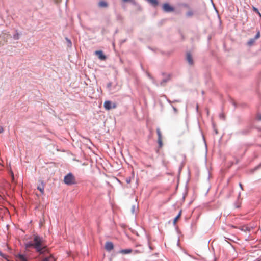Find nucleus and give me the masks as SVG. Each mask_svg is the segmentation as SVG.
Masks as SVG:
<instances>
[{"instance_id":"obj_1","label":"nucleus","mask_w":261,"mask_h":261,"mask_svg":"<svg viewBox=\"0 0 261 261\" xmlns=\"http://www.w3.org/2000/svg\"><path fill=\"white\" fill-rule=\"evenodd\" d=\"M34 248L36 251L40 253V254L48 253L47 249L46 246H44L43 243V239L37 235H35L34 237Z\"/></svg>"},{"instance_id":"obj_2","label":"nucleus","mask_w":261,"mask_h":261,"mask_svg":"<svg viewBox=\"0 0 261 261\" xmlns=\"http://www.w3.org/2000/svg\"><path fill=\"white\" fill-rule=\"evenodd\" d=\"M64 182L65 184L67 185H72L75 184V178L72 173H69L64 177Z\"/></svg>"},{"instance_id":"obj_3","label":"nucleus","mask_w":261,"mask_h":261,"mask_svg":"<svg viewBox=\"0 0 261 261\" xmlns=\"http://www.w3.org/2000/svg\"><path fill=\"white\" fill-rule=\"evenodd\" d=\"M259 37H260V32H259V31H258L257 32V33H256V35H255V37H254V38H251V39H250L248 41V42H247V44H248V45H249V46H250L253 45L254 44V43H255V41H256L257 39H258Z\"/></svg>"},{"instance_id":"obj_4","label":"nucleus","mask_w":261,"mask_h":261,"mask_svg":"<svg viewBox=\"0 0 261 261\" xmlns=\"http://www.w3.org/2000/svg\"><path fill=\"white\" fill-rule=\"evenodd\" d=\"M163 10L166 12H172L174 11V8L167 3H165L163 6Z\"/></svg>"},{"instance_id":"obj_5","label":"nucleus","mask_w":261,"mask_h":261,"mask_svg":"<svg viewBox=\"0 0 261 261\" xmlns=\"http://www.w3.org/2000/svg\"><path fill=\"white\" fill-rule=\"evenodd\" d=\"M95 55L97 56L98 58L101 60H105L106 59V57L103 55V52L101 50H97L95 53Z\"/></svg>"},{"instance_id":"obj_6","label":"nucleus","mask_w":261,"mask_h":261,"mask_svg":"<svg viewBox=\"0 0 261 261\" xmlns=\"http://www.w3.org/2000/svg\"><path fill=\"white\" fill-rule=\"evenodd\" d=\"M40 261H55V259L51 254H49L44 257H40Z\"/></svg>"},{"instance_id":"obj_7","label":"nucleus","mask_w":261,"mask_h":261,"mask_svg":"<svg viewBox=\"0 0 261 261\" xmlns=\"http://www.w3.org/2000/svg\"><path fill=\"white\" fill-rule=\"evenodd\" d=\"M114 248L113 244L111 242H107L105 244V249L108 251H110Z\"/></svg>"},{"instance_id":"obj_8","label":"nucleus","mask_w":261,"mask_h":261,"mask_svg":"<svg viewBox=\"0 0 261 261\" xmlns=\"http://www.w3.org/2000/svg\"><path fill=\"white\" fill-rule=\"evenodd\" d=\"M186 59L187 62L190 65H192L193 64V59L190 53H187Z\"/></svg>"},{"instance_id":"obj_9","label":"nucleus","mask_w":261,"mask_h":261,"mask_svg":"<svg viewBox=\"0 0 261 261\" xmlns=\"http://www.w3.org/2000/svg\"><path fill=\"white\" fill-rule=\"evenodd\" d=\"M37 189L40 191L42 194H44V184L43 181H41V184L37 186Z\"/></svg>"},{"instance_id":"obj_10","label":"nucleus","mask_w":261,"mask_h":261,"mask_svg":"<svg viewBox=\"0 0 261 261\" xmlns=\"http://www.w3.org/2000/svg\"><path fill=\"white\" fill-rule=\"evenodd\" d=\"M104 107L107 110H110L112 108L111 102L110 101H106L104 102Z\"/></svg>"},{"instance_id":"obj_11","label":"nucleus","mask_w":261,"mask_h":261,"mask_svg":"<svg viewBox=\"0 0 261 261\" xmlns=\"http://www.w3.org/2000/svg\"><path fill=\"white\" fill-rule=\"evenodd\" d=\"M15 256L20 261H27L25 256L21 254H16Z\"/></svg>"},{"instance_id":"obj_12","label":"nucleus","mask_w":261,"mask_h":261,"mask_svg":"<svg viewBox=\"0 0 261 261\" xmlns=\"http://www.w3.org/2000/svg\"><path fill=\"white\" fill-rule=\"evenodd\" d=\"M132 252V250L130 249H123V250H121L119 251L120 253H121L123 254H129Z\"/></svg>"},{"instance_id":"obj_13","label":"nucleus","mask_w":261,"mask_h":261,"mask_svg":"<svg viewBox=\"0 0 261 261\" xmlns=\"http://www.w3.org/2000/svg\"><path fill=\"white\" fill-rule=\"evenodd\" d=\"M181 211H180L179 213V214H178V215L174 218V220H173V224L174 225H175L177 223V221H178V220L179 219V218L181 216Z\"/></svg>"},{"instance_id":"obj_14","label":"nucleus","mask_w":261,"mask_h":261,"mask_svg":"<svg viewBox=\"0 0 261 261\" xmlns=\"http://www.w3.org/2000/svg\"><path fill=\"white\" fill-rule=\"evenodd\" d=\"M156 133H157V135H158V140H162V133H161V130L160 128H157Z\"/></svg>"},{"instance_id":"obj_15","label":"nucleus","mask_w":261,"mask_h":261,"mask_svg":"<svg viewBox=\"0 0 261 261\" xmlns=\"http://www.w3.org/2000/svg\"><path fill=\"white\" fill-rule=\"evenodd\" d=\"M25 246L26 249H29L32 247H34V243L29 242V243H25Z\"/></svg>"},{"instance_id":"obj_16","label":"nucleus","mask_w":261,"mask_h":261,"mask_svg":"<svg viewBox=\"0 0 261 261\" xmlns=\"http://www.w3.org/2000/svg\"><path fill=\"white\" fill-rule=\"evenodd\" d=\"M98 5L100 7H106L108 6L107 3L104 1L100 2Z\"/></svg>"},{"instance_id":"obj_17","label":"nucleus","mask_w":261,"mask_h":261,"mask_svg":"<svg viewBox=\"0 0 261 261\" xmlns=\"http://www.w3.org/2000/svg\"><path fill=\"white\" fill-rule=\"evenodd\" d=\"M149 2L151 3L152 5L156 6L158 5V2L157 0H149Z\"/></svg>"},{"instance_id":"obj_18","label":"nucleus","mask_w":261,"mask_h":261,"mask_svg":"<svg viewBox=\"0 0 261 261\" xmlns=\"http://www.w3.org/2000/svg\"><path fill=\"white\" fill-rule=\"evenodd\" d=\"M169 79H170V77L169 76V78L168 79L163 80L161 82V85L162 86H164L165 85L166 83L169 80Z\"/></svg>"},{"instance_id":"obj_19","label":"nucleus","mask_w":261,"mask_h":261,"mask_svg":"<svg viewBox=\"0 0 261 261\" xmlns=\"http://www.w3.org/2000/svg\"><path fill=\"white\" fill-rule=\"evenodd\" d=\"M66 40H67V41L68 42V46L69 47H71L72 45V42H71V40H69V39H68L67 38H66Z\"/></svg>"},{"instance_id":"obj_20","label":"nucleus","mask_w":261,"mask_h":261,"mask_svg":"<svg viewBox=\"0 0 261 261\" xmlns=\"http://www.w3.org/2000/svg\"><path fill=\"white\" fill-rule=\"evenodd\" d=\"M158 142L159 145L160 147H162L163 146L162 139V140H158Z\"/></svg>"},{"instance_id":"obj_21","label":"nucleus","mask_w":261,"mask_h":261,"mask_svg":"<svg viewBox=\"0 0 261 261\" xmlns=\"http://www.w3.org/2000/svg\"><path fill=\"white\" fill-rule=\"evenodd\" d=\"M252 9H253V11L254 12H255L256 13H259V11H258V10L256 8H255L254 6H253L252 7Z\"/></svg>"},{"instance_id":"obj_22","label":"nucleus","mask_w":261,"mask_h":261,"mask_svg":"<svg viewBox=\"0 0 261 261\" xmlns=\"http://www.w3.org/2000/svg\"><path fill=\"white\" fill-rule=\"evenodd\" d=\"M188 16H191L193 15V12L192 11H189L187 13Z\"/></svg>"},{"instance_id":"obj_23","label":"nucleus","mask_w":261,"mask_h":261,"mask_svg":"<svg viewBox=\"0 0 261 261\" xmlns=\"http://www.w3.org/2000/svg\"><path fill=\"white\" fill-rule=\"evenodd\" d=\"M258 119L261 120V114L257 115Z\"/></svg>"},{"instance_id":"obj_24","label":"nucleus","mask_w":261,"mask_h":261,"mask_svg":"<svg viewBox=\"0 0 261 261\" xmlns=\"http://www.w3.org/2000/svg\"><path fill=\"white\" fill-rule=\"evenodd\" d=\"M3 199V198L2 193H0V200Z\"/></svg>"},{"instance_id":"obj_25","label":"nucleus","mask_w":261,"mask_h":261,"mask_svg":"<svg viewBox=\"0 0 261 261\" xmlns=\"http://www.w3.org/2000/svg\"><path fill=\"white\" fill-rule=\"evenodd\" d=\"M4 129L2 127H0V133L3 132Z\"/></svg>"},{"instance_id":"obj_26","label":"nucleus","mask_w":261,"mask_h":261,"mask_svg":"<svg viewBox=\"0 0 261 261\" xmlns=\"http://www.w3.org/2000/svg\"><path fill=\"white\" fill-rule=\"evenodd\" d=\"M239 186H240V188H241V189H242V190H243V186H242V184L240 183V184H239Z\"/></svg>"},{"instance_id":"obj_27","label":"nucleus","mask_w":261,"mask_h":261,"mask_svg":"<svg viewBox=\"0 0 261 261\" xmlns=\"http://www.w3.org/2000/svg\"><path fill=\"white\" fill-rule=\"evenodd\" d=\"M124 2H130L132 0H122Z\"/></svg>"},{"instance_id":"obj_28","label":"nucleus","mask_w":261,"mask_h":261,"mask_svg":"<svg viewBox=\"0 0 261 261\" xmlns=\"http://www.w3.org/2000/svg\"><path fill=\"white\" fill-rule=\"evenodd\" d=\"M257 14L259 16V17H261V14L259 12V13H257Z\"/></svg>"},{"instance_id":"obj_29","label":"nucleus","mask_w":261,"mask_h":261,"mask_svg":"<svg viewBox=\"0 0 261 261\" xmlns=\"http://www.w3.org/2000/svg\"><path fill=\"white\" fill-rule=\"evenodd\" d=\"M261 166V164L258 166H257L256 168V169H258L259 167H260Z\"/></svg>"},{"instance_id":"obj_30","label":"nucleus","mask_w":261,"mask_h":261,"mask_svg":"<svg viewBox=\"0 0 261 261\" xmlns=\"http://www.w3.org/2000/svg\"><path fill=\"white\" fill-rule=\"evenodd\" d=\"M14 38H15V39H18V38L17 37V36H16V37H15V36H14Z\"/></svg>"},{"instance_id":"obj_31","label":"nucleus","mask_w":261,"mask_h":261,"mask_svg":"<svg viewBox=\"0 0 261 261\" xmlns=\"http://www.w3.org/2000/svg\"><path fill=\"white\" fill-rule=\"evenodd\" d=\"M14 38H15V39H18V38L17 37V36H16V37H15V36H14Z\"/></svg>"},{"instance_id":"obj_32","label":"nucleus","mask_w":261,"mask_h":261,"mask_svg":"<svg viewBox=\"0 0 261 261\" xmlns=\"http://www.w3.org/2000/svg\"><path fill=\"white\" fill-rule=\"evenodd\" d=\"M174 111H176V109L175 108H174Z\"/></svg>"},{"instance_id":"obj_33","label":"nucleus","mask_w":261,"mask_h":261,"mask_svg":"<svg viewBox=\"0 0 261 261\" xmlns=\"http://www.w3.org/2000/svg\"><path fill=\"white\" fill-rule=\"evenodd\" d=\"M186 129H188V126H186Z\"/></svg>"}]
</instances>
